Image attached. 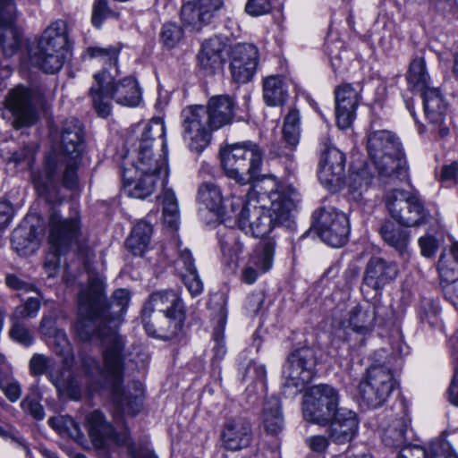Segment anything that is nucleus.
Returning <instances> with one entry per match:
<instances>
[{"instance_id":"obj_37","label":"nucleus","mask_w":458,"mask_h":458,"mask_svg":"<svg viewBox=\"0 0 458 458\" xmlns=\"http://www.w3.org/2000/svg\"><path fill=\"white\" fill-rule=\"evenodd\" d=\"M86 421L93 445L98 449L106 448L114 433L113 426L106 421L104 414L99 411L90 412Z\"/></svg>"},{"instance_id":"obj_56","label":"nucleus","mask_w":458,"mask_h":458,"mask_svg":"<svg viewBox=\"0 0 458 458\" xmlns=\"http://www.w3.org/2000/svg\"><path fill=\"white\" fill-rule=\"evenodd\" d=\"M40 309V301L38 298L30 297L27 301L15 308L13 310L11 319H21L33 318L38 315Z\"/></svg>"},{"instance_id":"obj_32","label":"nucleus","mask_w":458,"mask_h":458,"mask_svg":"<svg viewBox=\"0 0 458 458\" xmlns=\"http://www.w3.org/2000/svg\"><path fill=\"white\" fill-rule=\"evenodd\" d=\"M378 299L366 305L358 304L349 312V327L356 333L367 335L371 332L375 322L380 318Z\"/></svg>"},{"instance_id":"obj_60","label":"nucleus","mask_w":458,"mask_h":458,"mask_svg":"<svg viewBox=\"0 0 458 458\" xmlns=\"http://www.w3.org/2000/svg\"><path fill=\"white\" fill-rule=\"evenodd\" d=\"M4 282L9 288L14 291L31 292L36 290V285L33 283L16 274H6Z\"/></svg>"},{"instance_id":"obj_8","label":"nucleus","mask_w":458,"mask_h":458,"mask_svg":"<svg viewBox=\"0 0 458 458\" xmlns=\"http://www.w3.org/2000/svg\"><path fill=\"white\" fill-rule=\"evenodd\" d=\"M338 405L337 389L326 384L313 386L303 395V418L310 423L327 426L341 409Z\"/></svg>"},{"instance_id":"obj_54","label":"nucleus","mask_w":458,"mask_h":458,"mask_svg":"<svg viewBox=\"0 0 458 458\" xmlns=\"http://www.w3.org/2000/svg\"><path fill=\"white\" fill-rule=\"evenodd\" d=\"M40 395L35 391L28 394L21 403V408L24 412L29 413L37 420H42L45 417V411L40 403Z\"/></svg>"},{"instance_id":"obj_49","label":"nucleus","mask_w":458,"mask_h":458,"mask_svg":"<svg viewBox=\"0 0 458 458\" xmlns=\"http://www.w3.org/2000/svg\"><path fill=\"white\" fill-rule=\"evenodd\" d=\"M207 13H201L198 1L188 2L181 8V20L185 26L199 30L202 26L208 25L204 17Z\"/></svg>"},{"instance_id":"obj_57","label":"nucleus","mask_w":458,"mask_h":458,"mask_svg":"<svg viewBox=\"0 0 458 458\" xmlns=\"http://www.w3.org/2000/svg\"><path fill=\"white\" fill-rule=\"evenodd\" d=\"M244 380H250L255 385L259 384L261 390L266 389L267 371L264 365L250 362L245 369Z\"/></svg>"},{"instance_id":"obj_50","label":"nucleus","mask_w":458,"mask_h":458,"mask_svg":"<svg viewBox=\"0 0 458 458\" xmlns=\"http://www.w3.org/2000/svg\"><path fill=\"white\" fill-rule=\"evenodd\" d=\"M300 114L296 109L289 111L284 118L283 127V138L291 147H295L299 142L300 136Z\"/></svg>"},{"instance_id":"obj_51","label":"nucleus","mask_w":458,"mask_h":458,"mask_svg":"<svg viewBox=\"0 0 458 458\" xmlns=\"http://www.w3.org/2000/svg\"><path fill=\"white\" fill-rule=\"evenodd\" d=\"M226 309L225 308V306H222L218 313L217 324L214 328L213 332V339L216 343L213 348L214 358L218 360H221L226 353V348L224 343V331L226 323Z\"/></svg>"},{"instance_id":"obj_20","label":"nucleus","mask_w":458,"mask_h":458,"mask_svg":"<svg viewBox=\"0 0 458 458\" xmlns=\"http://www.w3.org/2000/svg\"><path fill=\"white\" fill-rule=\"evenodd\" d=\"M276 240L262 239L255 247L242 269V277L247 284H253L259 275L267 272L273 265Z\"/></svg>"},{"instance_id":"obj_55","label":"nucleus","mask_w":458,"mask_h":458,"mask_svg":"<svg viewBox=\"0 0 458 458\" xmlns=\"http://www.w3.org/2000/svg\"><path fill=\"white\" fill-rule=\"evenodd\" d=\"M183 37V30L175 22L164 24L160 38L165 46L168 48L174 47Z\"/></svg>"},{"instance_id":"obj_64","label":"nucleus","mask_w":458,"mask_h":458,"mask_svg":"<svg viewBox=\"0 0 458 458\" xmlns=\"http://www.w3.org/2000/svg\"><path fill=\"white\" fill-rule=\"evenodd\" d=\"M441 287L445 298L453 305L458 306V277L454 280L441 281Z\"/></svg>"},{"instance_id":"obj_11","label":"nucleus","mask_w":458,"mask_h":458,"mask_svg":"<svg viewBox=\"0 0 458 458\" xmlns=\"http://www.w3.org/2000/svg\"><path fill=\"white\" fill-rule=\"evenodd\" d=\"M311 228L327 245L344 246L349 238L350 225L347 216L332 207H323L312 214Z\"/></svg>"},{"instance_id":"obj_24","label":"nucleus","mask_w":458,"mask_h":458,"mask_svg":"<svg viewBox=\"0 0 458 458\" xmlns=\"http://www.w3.org/2000/svg\"><path fill=\"white\" fill-rule=\"evenodd\" d=\"M252 439V425L247 418L237 416L225 421L221 440L226 450L234 452L247 448Z\"/></svg>"},{"instance_id":"obj_26","label":"nucleus","mask_w":458,"mask_h":458,"mask_svg":"<svg viewBox=\"0 0 458 458\" xmlns=\"http://www.w3.org/2000/svg\"><path fill=\"white\" fill-rule=\"evenodd\" d=\"M327 426H328L327 434L330 441L336 445H344L357 436L358 416L352 410L341 408Z\"/></svg>"},{"instance_id":"obj_62","label":"nucleus","mask_w":458,"mask_h":458,"mask_svg":"<svg viewBox=\"0 0 458 458\" xmlns=\"http://www.w3.org/2000/svg\"><path fill=\"white\" fill-rule=\"evenodd\" d=\"M419 192L411 186L408 189L395 188L386 192V200H419Z\"/></svg>"},{"instance_id":"obj_1","label":"nucleus","mask_w":458,"mask_h":458,"mask_svg":"<svg viewBox=\"0 0 458 458\" xmlns=\"http://www.w3.org/2000/svg\"><path fill=\"white\" fill-rule=\"evenodd\" d=\"M130 302V293L117 289L110 299L106 298L103 284L92 278L89 288L79 295V314L75 328L80 339L89 342L98 338L104 348V368L91 356L81 358V369L88 377L87 384L100 386L108 382L116 406L124 413L135 416L143 404V386L133 381L126 389L122 387L125 365V339L116 330V324L126 311Z\"/></svg>"},{"instance_id":"obj_18","label":"nucleus","mask_w":458,"mask_h":458,"mask_svg":"<svg viewBox=\"0 0 458 458\" xmlns=\"http://www.w3.org/2000/svg\"><path fill=\"white\" fill-rule=\"evenodd\" d=\"M391 216L405 226L438 223L439 214L426 208L423 202H386Z\"/></svg>"},{"instance_id":"obj_25","label":"nucleus","mask_w":458,"mask_h":458,"mask_svg":"<svg viewBox=\"0 0 458 458\" xmlns=\"http://www.w3.org/2000/svg\"><path fill=\"white\" fill-rule=\"evenodd\" d=\"M264 208L265 206L251 205V202H207L204 212L213 214L220 223L234 218L239 228L247 233L254 217L249 214L246 219H243V213L247 210L251 212L255 208Z\"/></svg>"},{"instance_id":"obj_15","label":"nucleus","mask_w":458,"mask_h":458,"mask_svg":"<svg viewBox=\"0 0 458 458\" xmlns=\"http://www.w3.org/2000/svg\"><path fill=\"white\" fill-rule=\"evenodd\" d=\"M54 352L63 358V367L48 374L49 380L55 386L59 395H66L72 400H80L82 394L81 383L72 373L73 353L70 344L63 339L54 347Z\"/></svg>"},{"instance_id":"obj_33","label":"nucleus","mask_w":458,"mask_h":458,"mask_svg":"<svg viewBox=\"0 0 458 458\" xmlns=\"http://www.w3.org/2000/svg\"><path fill=\"white\" fill-rule=\"evenodd\" d=\"M225 45L219 38H212L202 44L201 50L198 55V61L200 68L207 74H214L221 70L224 64L223 52Z\"/></svg>"},{"instance_id":"obj_3","label":"nucleus","mask_w":458,"mask_h":458,"mask_svg":"<svg viewBox=\"0 0 458 458\" xmlns=\"http://www.w3.org/2000/svg\"><path fill=\"white\" fill-rule=\"evenodd\" d=\"M120 47H89L91 57H99L106 65L94 75L95 84L90 88L93 106L101 117H107L111 112V99L125 106H137L141 101V89L132 77H126L117 83L114 78L118 74L117 60Z\"/></svg>"},{"instance_id":"obj_22","label":"nucleus","mask_w":458,"mask_h":458,"mask_svg":"<svg viewBox=\"0 0 458 458\" xmlns=\"http://www.w3.org/2000/svg\"><path fill=\"white\" fill-rule=\"evenodd\" d=\"M258 178L247 190L245 200H293L300 197L297 189L291 184H278L274 177Z\"/></svg>"},{"instance_id":"obj_5","label":"nucleus","mask_w":458,"mask_h":458,"mask_svg":"<svg viewBox=\"0 0 458 458\" xmlns=\"http://www.w3.org/2000/svg\"><path fill=\"white\" fill-rule=\"evenodd\" d=\"M67 24L63 20L51 23L37 45L30 47V60L46 73H55L64 65L68 54Z\"/></svg>"},{"instance_id":"obj_47","label":"nucleus","mask_w":458,"mask_h":458,"mask_svg":"<svg viewBox=\"0 0 458 458\" xmlns=\"http://www.w3.org/2000/svg\"><path fill=\"white\" fill-rule=\"evenodd\" d=\"M251 215L254 217V220L250 223V228L247 231V233H250L252 236L256 238H263L267 235L275 227L269 216L267 207L264 208H255L250 211H245L243 216ZM247 216H243V219H246Z\"/></svg>"},{"instance_id":"obj_42","label":"nucleus","mask_w":458,"mask_h":458,"mask_svg":"<svg viewBox=\"0 0 458 458\" xmlns=\"http://www.w3.org/2000/svg\"><path fill=\"white\" fill-rule=\"evenodd\" d=\"M287 89L282 76L267 77L263 84V98L268 106H282L287 98Z\"/></svg>"},{"instance_id":"obj_48","label":"nucleus","mask_w":458,"mask_h":458,"mask_svg":"<svg viewBox=\"0 0 458 458\" xmlns=\"http://www.w3.org/2000/svg\"><path fill=\"white\" fill-rule=\"evenodd\" d=\"M372 180V175L368 170V165L354 171L349 177L348 193L352 200H358L362 197L363 191L368 190Z\"/></svg>"},{"instance_id":"obj_6","label":"nucleus","mask_w":458,"mask_h":458,"mask_svg":"<svg viewBox=\"0 0 458 458\" xmlns=\"http://www.w3.org/2000/svg\"><path fill=\"white\" fill-rule=\"evenodd\" d=\"M219 155L226 176L240 185H246L259 176L262 152L256 143L247 140L226 144L220 148Z\"/></svg>"},{"instance_id":"obj_58","label":"nucleus","mask_w":458,"mask_h":458,"mask_svg":"<svg viewBox=\"0 0 458 458\" xmlns=\"http://www.w3.org/2000/svg\"><path fill=\"white\" fill-rule=\"evenodd\" d=\"M114 14L109 8L107 0H96L93 5L91 21L95 27L99 28L104 20Z\"/></svg>"},{"instance_id":"obj_52","label":"nucleus","mask_w":458,"mask_h":458,"mask_svg":"<svg viewBox=\"0 0 458 458\" xmlns=\"http://www.w3.org/2000/svg\"><path fill=\"white\" fill-rule=\"evenodd\" d=\"M11 322L12 326L9 330L11 339L25 347L30 346L34 342V335L26 323L18 318L11 319Z\"/></svg>"},{"instance_id":"obj_16","label":"nucleus","mask_w":458,"mask_h":458,"mask_svg":"<svg viewBox=\"0 0 458 458\" xmlns=\"http://www.w3.org/2000/svg\"><path fill=\"white\" fill-rule=\"evenodd\" d=\"M182 126L183 137L192 151L201 152L210 141L209 123L203 106H191L182 109Z\"/></svg>"},{"instance_id":"obj_59","label":"nucleus","mask_w":458,"mask_h":458,"mask_svg":"<svg viewBox=\"0 0 458 458\" xmlns=\"http://www.w3.org/2000/svg\"><path fill=\"white\" fill-rule=\"evenodd\" d=\"M35 150L30 145L23 146L19 150L11 154L9 161L15 165L24 164L26 167L30 168L34 161Z\"/></svg>"},{"instance_id":"obj_35","label":"nucleus","mask_w":458,"mask_h":458,"mask_svg":"<svg viewBox=\"0 0 458 458\" xmlns=\"http://www.w3.org/2000/svg\"><path fill=\"white\" fill-rule=\"evenodd\" d=\"M41 234L42 230L35 225H20L12 233V247L20 256L30 255L38 248Z\"/></svg>"},{"instance_id":"obj_14","label":"nucleus","mask_w":458,"mask_h":458,"mask_svg":"<svg viewBox=\"0 0 458 458\" xmlns=\"http://www.w3.org/2000/svg\"><path fill=\"white\" fill-rule=\"evenodd\" d=\"M81 235V222L79 217L62 218L54 208L49 217L48 241L55 250L51 259H47L45 267L55 270L57 267V256L65 252L70 246L78 241Z\"/></svg>"},{"instance_id":"obj_44","label":"nucleus","mask_w":458,"mask_h":458,"mask_svg":"<svg viewBox=\"0 0 458 458\" xmlns=\"http://www.w3.org/2000/svg\"><path fill=\"white\" fill-rule=\"evenodd\" d=\"M407 81L409 86L421 93L428 89H431L429 87V74L427 72L426 63L423 57H415L412 59L407 73Z\"/></svg>"},{"instance_id":"obj_9","label":"nucleus","mask_w":458,"mask_h":458,"mask_svg":"<svg viewBox=\"0 0 458 458\" xmlns=\"http://www.w3.org/2000/svg\"><path fill=\"white\" fill-rule=\"evenodd\" d=\"M397 386L393 371L385 364L370 366L359 385L361 402L368 408L377 409L387 401Z\"/></svg>"},{"instance_id":"obj_17","label":"nucleus","mask_w":458,"mask_h":458,"mask_svg":"<svg viewBox=\"0 0 458 458\" xmlns=\"http://www.w3.org/2000/svg\"><path fill=\"white\" fill-rule=\"evenodd\" d=\"M230 72L234 82L243 84L254 76L258 60V48L252 44L238 43L230 50Z\"/></svg>"},{"instance_id":"obj_7","label":"nucleus","mask_w":458,"mask_h":458,"mask_svg":"<svg viewBox=\"0 0 458 458\" xmlns=\"http://www.w3.org/2000/svg\"><path fill=\"white\" fill-rule=\"evenodd\" d=\"M165 127L159 120H152L144 129L139 144L135 149L136 159L132 161L135 174H157L164 173L167 175L166 143L162 142L163 154L156 155L153 152V146L156 138L165 137Z\"/></svg>"},{"instance_id":"obj_29","label":"nucleus","mask_w":458,"mask_h":458,"mask_svg":"<svg viewBox=\"0 0 458 458\" xmlns=\"http://www.w3.org/2000/svg\"><path fill=\"white\" fill-rule=\"evenodd\" d=\"M177 310H184L182 300L173 290L157 291L151 293L144 302L140 319L150 318L151 314L158 311L157 314H167Z\"/></svg>"},{"instance_id":"obj_63","label":"nucleus","mask_w":458,"mask_h":458,"mask_svg":"<svg viewBox=\"0 0 458 458\" xmlns=\"http://www.w3.org/2000/svg\"><path fill=\"white\" fill-rule=\"evenodd\" d=\"M201 13H207L204 17L206 23L209 24L223 6V0H197Z\"/></svg>"},{"instance_id":"obj_13","label":"nucleus","mask_w":458,"mask_h":458,"mask_svg":"<svg viewBox=\"0 0 458 458\" xmlns=\"http://www.w3.org/2000/svg\"><path fill=\"white\" fill-rule=\"evenodd\" d=\"M399 274L398 264L379 256H372L367 261L360 292L366 299H377L381 296L383 289L393 283Z\"/></svg>"},{"instance_id":"obj_61","label":"nucleus","mask_w":458,"mask_h":458,"mask_svg":"<svg viewBox=\"0 0 458 458\" xmlns=\"http://www.w3.org/2000/svg\"><path fill=\"white\" fill-rule=\"evenodd\" d=\"M163 216L164 223L171 229L177 230L179 223L178 202H164Z\"/></svg>"},{"instance_id":"obj_31","label":"nucleus","mask_w":458,"mask_h":458,"mask_svg":"<svg viewBox=\"0 0 458 458\" xmlns=\"http://www.w3.org/2000/svg\"><path fill=\"white\" fill-rule=\"evenodd\" d=\"M132 169H123L122 194L127 198L146 199L155 189L157 174H136L139 177L134 180L131 174Z\"/></svg>"},{"instance_id":"obj_27","label":"nucleus","mask_w":458,"mask_h":458,"mask_svg":"<svg viewBox=\"0 0 458 458\" xmlns=\"http://www.w3.org/2000/svg\"><path fill=\"white\" fill-rule=\"evenodd\" d=\"M205 108L209 129L215 131L229 125L234 121L237 104L230 95H217L208 99Z\"/></svg>"},{"instance_id":"obj_36","label":"nucleus","mask_w":458,"mask_h":458,"mask_svg":"<svg viewBox=\"0 0 458 458\" xmlns=\"http://www.w3.org/2000/svg\"><path fill=\"white\" fill-rule=\"evenodd\" d=\"M14 14V0H0V44L4 50L10 48L12 52L19 44L16 33L13 29Z\"/></svg>"},{"instance_id":"obj_34","label":"nucleus","mask_w":458,"mask_h":458,"mask_svg":"<svg viewBox=\"0 0 458 458\" xmlns=\"http://www.w3.org/2000/svg\"><path fill=\"white\" fill-rule=\"evenodd\" d=\"M398 222L385 220L378 233L383 241L391 248L394 249L401 257L408 255V247L411 239L410 231L402 226Z\"/></svg>"},{"instance_id":"obj_2","label":"nucleus","mask_w":458,"mask_h":458,"mask_svg":"<svg viewBox=\"0 0 458 458\" xmlns=\"http://www.w3.org/2000/svg\"><path fill=\"white\" fill-rule=\"evenodd\" d=\"M86 149L82 123L76 118L66 119L61 130V151L50 153L43 174H33V183L39 198H52L54 180L62 174V185L76 198L81 190L78 168Z\"/></svg>"},{"instance_id":"obj_28","label":"nucleus","mask_w":458,"mask_h":458,"mask_svg":"<svg viewBox=\"0 0 458 458\" xmlns=\"http://www.w3.org/2000/svg\"><path fill=\"white\" fill-rule=\"evenodd\" d=\"M335 119L340 129L351 126L359 104V91L350 83H344L335 90Z\"/></svg>"},{"instance_id":"obj_21","label":"nucleus","mask_w":458,"mask_h":458,"mask_svg":"<svg viewBox=\"0 0 458 458\" xmlns=\"http://www.w3.org/2000/svg\"><path fill=\"white\" fill-rule=\"evenodd\" d=\"M421 98L425 116L432 127V131L440 138H445L449 133V128L445 123L448 110L445 97L437 88H432L424 90Z\"/></svg>"},{"instance_id":"obj_19","label":"nucleus","mask_w":458,"mask_h":458,"mask_svg":"<svg viewBox=\"0 0 458 458\" xmlns=\"http://www.w3.org/2000/svg\"><path fill=\"white\" fill-rule=\"evenodd\" d=\"M345 155L335 147H327L319 161L318 179L329 191H336L342 185L345 171Z\"/></svg>"},{"instance_id":"obj_46","label":"nucleus","mask_w":458,"mask_h":458,"mask_svg":"<svg viewBox=\"0 0 458 458\" xmlns=\"http://www.w3.org/2000/svg\"><path fill=\"white\" fill-rule=\"evenodd\" d=\"M294 202H270L267 210L271 216L274 226L282 225L293 229L294 222Z\"/></svg>"},{"instance_id":"obj_41","label":"nucleus","mask_w":458,"mask_h":458,"mask_svg":"<svg viewBox=\"0 0 458 458\" xmlns=\"http://www.w3.org/2000/svg\"><path fill=\"white\" fill-rule=\"evenodd\" d=\"M152 234L150 224L140 221L132 229L125 241L127 249L135 256H142L148 248Z\"/></svg>"},{"instance_id":"obj_23","label":"nucleus","mask_w":458,"mask_h":458,"mask_svg":"<svg viewBox=\"0 0 458 458\" xmlns=\"http://www.w3.org/2000/svg\"><path fill=\"white\" fill-rule=\"evenodd\" d=\"M185 319V310H177L167 314H156L154 320L142 318L141 323L147 334L152 337L172 340L179 336Z\"/></svg>"},{"instance_id":"obj_30","label":"nucleus","mask_w":458,"mask_h":458,"mask_svg":"<svg viewBox=\"0 0 458 458\" xmlns=\"http://www.w3.org/2000/svg\"><path fill=\"white\" fill-rule=\"evenodd\" d=\"M396 458H458V455L445 440L443 432L430 442L428 449L420 445H405L400 449Z\"/></svg>"},{"instance_id":"obj_53","label":"nucleus","mask_w":458,"mask_h":458,"mask_svg":"<svg viewBox=\"0 0 458 458\" xmlns=\"http://www.w3.org/2000/svg\"><path fill=\"white\" fill-rule=\"evenodd\" d=\"M440 308L437 302L430 299H423L420 302L419 317L423 324H428L430 327L437 326L440 322Z\"/></svg>"},{"instance_id":"obj_4","label":"nucleus","mask_w":458,"mask_h":458,"mask_svg":"<svg viewBox=\"0 0 458 458\" xmlns=\"http://www.w3.org/2000/svg\"><path fill=\"white\" fill-rule=\"evenodd\" d=\"M367 150L381 180L406 177L407 164L402 144L392 131L369 132Z\"/></svg>"},{"instance_id":"obj_45","label":"nucleus","mask_w":458,"mask_h":458,"mask_svg":"<svg viewBox=\"0 0 458 458\" xmlns=\"http://www.w3.org/2000/svg\"><path fill=\"white\" fill-rule=\"evenodd\" d=\"M407 423L403 418L394 420L381 436L383 444L387 447L402 448L406 443Z\"/></svg>"},{"instance_id":"obj_39","label":"nucleus","mask_w":458,"mask_h":458,"mask_svg":"<svg viewBox=\"0 0 458 458\" xmlns=\"http://www.w3.org/2000/svg\"><path fill=\"white\" fill-rule=\"evenodd\" d=\"M263 425L266 432L276 436L284 428V418L280 400L276 396L267 398L263 406Z\"/></svg>"},{"instance_id":"obj_10","label":"nucleus","mask_w":458,"mask_h":458,"mask_svg":"<svg viewBox=\"0 0 458 458\" xmlns=\"http://www.w3.org/2000/svg\"><path fill=\"white\" fill-rule=\"evenodd\" d=\"M45 88L32 85L30 88L17 86L9 91L5 98V107L13 116V127L20 129L34 124L38 114L35 104H43Z\"/></svg>"},{"instance_id":"obj_40","label":"nucleus","mask_w":458,"mask_h":458,"mask_svg":"<svg viewBox=\"0 0 458 458\" xmlns=\"http://www.w3.org/2000/svg\"><path fill=\"white\" fill-rule=\"evenodd\" d=\"M180 259L184 265L186 270L182 279L192 297L199 295L203 291V283L198 274L194 265V259L191 252L188 249L180 251Z\"/></svg>"},{"instance_id":"obj_43","label":"nucleus","mask_w":458,"mask_h":458,"mask_svg":"<svg viewBox=\"0 0 458 458\" xmlns=\"http://www.w3.org/2000/svg\"><path fill=\"white\" fill-rule=\"evenodd\" d=\"M441 281L454 280L458 277V242H453L448 250H444L437 263Z\"/></svg>"},{"instance_id":"obj_38","label":"nucleus","mask_w":458,"mask_h":458,"mask_svg":"<svg viewBox=\"0 0 458 458\" xmlns=\"http://www.w3.org/2000/svg\"><path fill=\"white\" fill-rule=\"evenodd\" d=\"M218 242L224 261L226 265H236L244 250V243L233 228H224L217 232Z\"/></svg>"},{"instance_id":"obj_12","label":"nucleus","mask_w":458,"mask_h":458,"mask_svg":"<svg viewBox=\"0 0 458 458\" xmlns=\"http://www.w3.org/2000/svg\"><path fill=\"white\" fill-rule=\"evenodd\" d=\"M316 365V352L312 348H294L286 357L283 366L284 387L295 388L294 394L301 391L313 379Z\"/></svg>"}]
</instances>
